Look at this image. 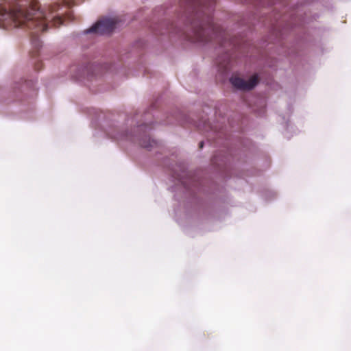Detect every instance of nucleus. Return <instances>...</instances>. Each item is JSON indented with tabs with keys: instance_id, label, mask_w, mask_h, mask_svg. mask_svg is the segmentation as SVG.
<instances>
[{
	"instance_id": "obj_1",
	"label": "nucleus",
	"mask_w": 351,
	"mask_h": 351,
	"mask_svg": "<svg viewBox=\"0 0 351 351\" xmlns=\"http://www.w3.org/2000/svg\"><path fill=\"white\" fill-rule=\"evenodd\" d=\"M190 6L195 7V19L191 23V32L186 38L191 42H208L215 38L222 47L227 45L234 47L233 40L228 38L227 33L215 24L211 12L215 5L214 0H186Z\"/></svg>"
},
{
	"instance_id": "obj_2",
	"label": "nucleus",
	"mask_w": 351,
	"mask_h": 351,
	"mask_svg": "<svg viewBox=\"0 0 351 351\" xmlns=\"http://www.w3.org/2000/svg\"><path fill=\"white\" fill-rule=\"evenodd\" d=\"M11 26L27 27L32 30V43L36 49L40 47V42L37 38L38 34L47 29L45 21H37L32 18L30 13L23 12V10L9 6L7 3L0 1V27Z\"/></svg>"
},
{
	"instance_id": "obj_3",
	"label": "nucleus",
	"mask_w": 351,
	"mask_h": 351,
	"mask_svg": "<svg viewBox=\"0 0 351 351\" xmlns=\"http://www.w3.org/2000/svg\"><path fill=\"white\" fill-rule=\"evenodd\" d=\"M12 6L23 10V12L30 13L32 18L37 21H42L46 23L43 13L40 10L39 3L36 0H0Z\"/></svg>"
},
{
	"instance_id": "obj_4",
	"label": "nucleus",
	"mask_w": 351,
	"mask_h": 351,
	"mask_svg": "<svg viewBox=\"0 0 351 351\" xmlns=\"http://www.w3.org/2000/svg\"><path fill=\"white\" fill-rule=\"evenodd\" d=\"M117 21L114 19H103L99 20L90 29H86L85 33H96L99 34H108L112 32L115 27Z\"/></svg>"
},
{
	"instance_id": "obj_5",
	"label": "nucleus",
	"mask_w": 351,
	"mask_h": 351,
	"mask_svg": "<svg viewBox=\"0 0 351 351\" xmlns=\"http://www.w3.org/2000/svg\"><path fill=\"white\" fill-rule=\"evenodd\" d=\"M231 84L237 89L250 90L254 88L258 82L257 75H252L248 80H245L239 77H232L230 80Z\"/></svg>"
},
{
	"instance_id": "obj_6",
	"label": "nucleus",
	"mask_w": 351,
	"mask_h": 351,
	"mask_svg": "<svg viewBox=\"0 0 351 351\" xmlns=\"http://www.w3.org/2000/svg\"><path fill=\"white\" fill-rule=\"evenodd\" d=\"M139 143L143 147L149 149L152 147L156 144V142L153 140H151L149 137H146V139L141 140Z\"/></svg>"
},
{
	"instance_id": "obj_7",
	"label": "nucleus",
	"mask_w": 351,
	"mask_h": 351,
	"mask_svg": "<svg viewBox=\"0 0 351 351\" xmlns=\"http://www.w3.org/2000/svg\"><path fill=\"white\" fill-rule=\"evenodd\" d=\"M54 23L58 24L60 25L62 23V19L59 16L55 17L54 18Z\"/></svg>"
},
{
	"instance_id": "obj_8",
	"label": "nucleus",
	"mask_w": 351,
	"mask_h": 351,
	"mask_svg": "<svg viewBox=\"0 0 351 351\" xmlns=\"http://www.w3.org/2000/svg\"><path fill=\"white\" fill-rule=\"evenodd\" d=\"M42 64H43V63L41 62H36L35 64V69H36L38 71L40 70L42 67Z\"/></svg>"
},
{
	"instance_id": "obj_9",
	"label": "nucleus",
	"mask_w": 351,
	"mask_h": 351,
	"mask_svg": "<svg viewBox=\"0 0 351 351\" xmlns=\"http://www.w3.org/2000/svg\"><path fill=\"white\" fill-rule=\"evenodd\" d=\"M30 84H32V82H27V81H25V84L23 85V89H25V88L28 87Z\"/></svg>"
},
{
	"instance_id": "obj_10",
	"label": "nucleus",
	"mask_w": 351,
	"mask_h": 351,
	"mask_svg": "<svg viewBox=\"0 0 351 351\" xmlns=\"http://www.w3.org/2000/svg\"><path fill=\"white\" fill-rule=\"evenodd\" d=\"M203 145H204V142H202V141L200 142L199 144V148H202Z\"/></svg>"
}]
</instances>
